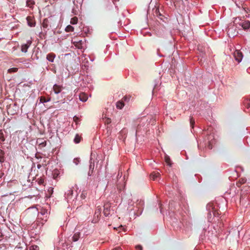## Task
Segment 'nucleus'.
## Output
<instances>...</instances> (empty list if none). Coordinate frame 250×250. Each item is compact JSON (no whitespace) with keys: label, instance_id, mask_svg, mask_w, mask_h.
Listing matches in <instances>:
<instances>
[{"label":"nucleus","instance_id":"1","mask_svg":"<svg viewBox=\"0 0 250 250\" xmlns=\"http://www.w3.org/2000/svg\"><path fill=\"white\" fill-rule=\"evenodd\" d=\"M37 210L38 211V216L36 222V225L39 228H41L47 222L49 212H48V209L43 207H40V208H37Z\"/></svg>","mask_w":250,"mask_h":250},{"label":"nucleus","instance_id":"2","mask_svg":"<svg viewBox=\"0 0 250 250\" xmlns=\"http://www.w3.org/2000/svg\"><path fill=\"white\" fill-rule=\"evenodd\" d=\"M208 211V219L210 222H212L214 217H219L220 213L218 209V206L213 203H209L207 205Z\"/></svg>","mask_w":250,"mask_h":250},{"label":"nucleus","instance_id":"3","mask_svg":"<svg viewBox=\"0 0 250 250\" xmlns=\"http://www.w3.org/2000/svg\"><path fill=\"white\" fill-rule=\"evenodd\" d=\"M78 195L77 192H74L72 189H68L65 193V197L68 203L76 204V199Z\"/></svg>","mask_w":250,"mask_h":250},{"label":"nucleus","instance_id":"4","mask_svg":"<svg viewBox=\"0 0 250 250\" xmlns=\"http://www.w3.org/2000/svg\"><path fill=\"white\" fill-rule=\"evenodd\" d=\"M234 22L241 26L244 30H247L250 28V21L248 20H242L239 17L236 18Z\"/></svg>","mask_w":250,"mask_h":250},{"label":"nucleus","instance_id":"5","mask_svg":"<svg viewBox=\"0 0 250 250\" xmlns=\"http://www.w3.org/2000/svg\"><path fill=\"white\" fill-rule=\"evenodd\" d=\"M101 208L99 207H98L95 210L94 218L92 221V223H96L99 221L101 216Z\"/></svg>","mask_w":250,"mask_h":250},{"label":"nucleus","instance_id":"6","mask_svg":"<svg viewBox=\"0 0 250 250\" xmlns=\"http://www.w3.org/2000/svg\"><path fill=\"white\" fill-rule=\"evenodd\" d=\"M233 56L238 62H241L243 57L242 53L239 50H236L234 52Z\"/></svg>","mask_w":250,"mask_h":250},{"label":"nucleus","instance_id":"7","mask_svg":"<svg viewBox=\"0 0 250 250\" xmlns=\"http://www.w3.org/2000/svg\"><path fill=\"white\" fill-rule=\"evenodd\" d=\"M227 33L229 37H233L237 35V32L236 28L232 26L228 27L227 29Z\"/></svg>","mask_w":250,"mask_h":250},{"label":"nucleus","instance_id":"8","mask_svg":"<svg viewBox=\"0 0 250 250\" xmlns=\"http://www.w3.org/2000/svg\"><path fill=\"white\" fill-rule=\"evenodd\" d=\"M72 43L78 49L83 48V42L82 40H78L77 39H73L72 40Z\"/></svg>","mask_w":250,"mask_h":250},{"label":"nucleus","instance_id":"9","mask_svg":"<svg viewBox=\"0 0 250 250\" xmlns=\"http://www.w3.org/2000/svg\"><path fill=\"white\" fill-rule=\"evenodd\" d=\"M32 41L28 40L26 43L21 45V50L22 52L26 53L27 51L28 48L31 45Z\"/></svg>","mask_w":250,"mask_h":250},{"label":"nucleus","instance_id":"10","mask_svg":"<svg viewBox=\"0 0 250 250\" xmlns=\"http://www.w3.org/2000/svg\"><path fill=\"white\" fill-rule=\"evenodd\" d=\"M63 89V87L61 85H58L57 84H55L53 85V89L55 94L60 93Z\"/></svg>","mask_w":250,"mask_h":250},{"label":"nucleus","instance_id":"11","mask_svg":"<svg viewBox=\"0 0 250 250\" xmlns=\"http://www.w3.org/2000/svg\"><path fill=\"white\" fill-rule=\"evenodd\" d=\"M89 163L90 164L89 167V171L88 172V175L89 176H91L93 173L95 165L94 162H93L91 159H90Z\"/></svg>","mask_w":250,"mask_h":250},{"label":"nucleus","instance_id":"12","mask_svg":"<svg viewBox=\"0 0 250 250\" xmlns=\"http://www.w3.org/2000/svg\"><path fill=\"white\" fill-rule=\"evenodd\" d=\"M28 25L30 27H34L36 24L35 20L33 17L31 16H28L26 18Z\"/></svg>","mask_w":250,"mask_h":250},{"label":"nucleus","instance_id":"13","mask_svg":"<svg viewBox=\"0 0 250 250\" xmlns=\"http://www.w3.org/2000/svg\"><path fill=\"white\" fill-rule=\"evenodd\" d=\"M56 57V55L53 53H50L46 56V59L50 62H53L54 59Z\"/></svg>","mask_w":250,"mask_h":250},{"label":"nucleus","instance_id":"14","mask_svg":"<svg viewBox=\"0 0 250 250\" xmlns=\"http://www.w3.org/2000/svg\"><path fill=\"white\" fill-rule=\"evenodd\" d=\"M80 236L81 233L80 232H75L71 238L72 241L74 242L77 241L80 238Z\"/></svg>","mask_w":250,"mask_h":250},{"label":"nucleus","instance_id":"15","mask_svg":"<svg viewBox=\"0 0 250 250\" xmlns=\"http://www.w3.org/2000/svg\"><path fill=\"white\" fill-rule=\"evenodd\" d=\"M87 95L84 93H81L79 95V99L82 102H86L87 100Z\"/></svg>","mask_w":250,"mask_h":250},{"label":"nucleus","instance_id":"16","mask_svg":"<svg viewBox=\"0 0 250 250\" xmlns=\"http://www.w3.org/2000/svg\"><path fill=\"white\" fill-rule=\"evenodd\" d=\"M35 2L33 0H27L26 2V6L33 9Z\"/></svg>","mask_w":250,"mask_h":250},{"label":"nucleus","instance_id":"17","mask_svg":"<svg viewBox=\"0 0 250 250\" xmlns=\"http://www.w3.org/2000/svg\"><path fill=\"white\" fill-rule=\"evenodd\" d=\"M49 20L47 19H44L42 22V26L44 29H47L49 26Z\"/></svg>","mask_w":250,"mask_h":250},{"label":"nucleus","instance_id":"18","mask_svg":"<svg viewBox=\"0 0 250 250\" xmlns=\"http://www.w3.org/2000/svg\"><path fill=\"white\" fill-rule=\"evenodd\" d=\"M160 175V173L158 172H153L150 174V178L153 180H155L157 177Z\"/></svg>","mask_w":250,"mask_h":250},{"label":"nucleus","instance_id":"19","mask_svg":"<svg viewBox=\"0 0 250 250\" xmlns=\"http://www.w3.org/2000/svg\"><path fill=\"white\" fill-rule=\"evenodd\" d=\"M165 161L167 166L169 167H171L172 163L171 161L170 157L166 155L165 156Z\"/></svg>","mask_w":250,"mask_h":250},{"label":"nucleus","instance_id":"20","mask_svg":"<svg viewBox=\"0 0 250 250\" xmlns=\"http://www.w3.org/2000/svg\"><path fill=\"white\" fill-rule=\"evenodd\" d=\"M244 104L248 110V112H250V98L245 100Z\"/></svg>","mask_w":250,"mask_h":250},{"label":"nucleus","instance_id":"21","mask_svg":"<svg viewBox=\"0 0 250 250\" xmlns=\"http://www.w3.org/2000/svg\"><path fill=\"white\" fill-rule=\"evenodd\" d=\"M125 105L123 101H119L116 103V107L117 108L121 109Z\"/></svg>","mask_w":250,"mask_h":250},{"label":"nucleus","instance_id":"22","mask_svg":"<svg viewBox=\"0 0 250 250\" xmlns=\"http://www.w3.org/2000/svg\"><path fill=\"white\" fill-rule=\"evenodd\" d=\"M5 131L2 129L0 130V140L1 142H3L5 141Z\"/></svg>","mask_w":250,"mask_h":250},{"label":"nucleus","instance_id":"23","mask_svg":"<svg viewBox=\"0 0 250 250\" xmlns=\"http://www.w3.org/2000/svg\"><path fill=\"white\" fill-rule=\"evenodd\" d=\"M81 137L80 136H79V134H77L76 135V136L74 138V142L75 144H78L81 142Z\"/></svg>","mask_w":250,"mask_h":250},{"label":"nucleus","instance_id":"24","mask_svg":"<svg viewBox=\"0 0 250 250\" xmlns=\"http://www.w3.org/2000/svg\"><path fill=\"white\" fill-rule=\"evenodd\" d=\"M74 28L72 26L69 25L66 27L65 30L66 32H73L74 31Z\"/></svg>","mask_w":250,"mask_h":250},{"label":"nucleus","instance_id":"25","mask_svg":"<svg viewBox=\"0 0 250 250\" xmlns=\"http://www.w3.org/2000/svg\"><path fill=\"white\" fill-rule=\"evenodd\" d=\"M78 22V18L76 17H74L71 18L70 20V23L72 24H76Z\"/></svg>","mask_w":250,"mask_h":250},{"label":"nucleus","instance_id":"26","mask_svg":"<svg viewBox=\"0 0 250 250\" xmlns=\"http://www.w3.org/2000/svg\"><path fill=\"white\" fill-rule=\"evenodd\" d=\"M109 209L107 208L104 207V214L105 216H108L110 214Z\"/></svg>","mask_w":250,"mask_h":250},{"label":"nucleus","instance_id":"27","mask_svg":"<svg viewBox=\"0 0 250 250\" xmlns=\"http://www.w3.org/2000/svg\"><path fill=\"white\" fill-rule=\"evenodd\" d=\"M18 68L16 67L11 68L8 70V72L9 73H15L17 72Z\"/></svg>","mask_w":250,"mask_h":250},{"label":"nucleus","instance_id":"28","mask_svg":"<svg viewBox=\"0 0 250 250\" xmlns=\"http://www.w3.org/2000/svg\"><path fill=\"white\" fill-rule=\"evenodd\" d=\"M189 120H190V126L192 128H193L194 127V125L195 124V120L194 119H193V117L192 116H190V119H189Z\"/></svg>","mask_w":250,"mask_h":250},{"label":"nucleus","instance_id":"29","mask_svg":"<svg viewBox=\"0 0 250 250\" xmlns=\"http://www.w3.org/2000/svg\"><path fill=\"white\" fill-rule=\"evenodd\" d=\"M73 121L75 122L76 125H77L79 123V122L80 121V118L77 117V116H75L73 117Z\"/></svg>","mask_w":250,"mask_h":250},{"label":"nucleus","instance_id":"30","mask_svg":"<svg viewBox=\"0 0 250 250\" xmlns=\"http://www.w3.org/2000/svg\"><path fill=\"white\" fill-rule=\"evenodd\" d=\"M40 102L41 103H47V101L46 100V98L43 96L41 97L40 98Z\"/></svg>","mask_w":250,"mask_h":250},{"label":"nucleus","instance_id":"31","mask_svg":"<svg viewBox=\"0 0 250 250\" xmlns=\"http://www.w3.org/2000/svg\"><path fill=\"white\" fill-rule=\"evenodd\" d=\"M213 143V140H211V141L208 142V147L209 149H212V144Z\"/></svg>","mask_w":250,"mask_h":250},{"label":"nucleus","instance_id":"32","mask_svg":"<svg viewBox=\"0 0 250 250\" xmlns=\"http://www.w3.org/2000/svg\"><path fill=\"white\" fill-rule=\"evenodd\" d=\"M38 184L40 185H43L44 182V179L43 178H40L38 181Z\"/></svg>","mask_w":250,"mask_h":250},{"label":"nucleus","instance_id":"33","mask_svg":"<svg viewBox=\"0 0 250 250\" xmlns=\"http://www.w3.org/2000/svg\"><path fill=\"white\" fill-rule=\"evenodd\" d=\"M3 175H4V173L2 171H0V183H1V184L2 183V178L3 176Z\"/></svg>","mask_w":250,"mask_h":250},{"label":"nucleus","instance_id":"34","mask_svg":"<svg viewBox=\"0 0 250 250\" xmlns=\"http://www.w3.org/2000/svg\"><path fill=\"white\" fill-rule=\"evenodd\" d=\"M111 119L108 118H106L105 120V123L106 124H109L111 123Z\"/></svg>","mask_w":250,"mask_h":250},{"label":"nucleus","instance_id":"35","mask_svg":"<svg viewBox=\"0 0 250 250\" xmlns=\"http://www.w3.org/2000/svg\"><path fill=\"white\" fill-rule=\"evenodd\" d=\"M48 193H49L50 195H51V194L53 193V188H52V187H50V188L48 189ZM50 196H51V195H50Z\"/></svg>","mask_w":250,"mask_h":250},{"label":"nucleus","instance_id":"36","mask_svg":"<svg viewBox=\"0 0 250 250\" xmlns=\"http://www.w3.org/2000/svg\"><path fill=\"white\" fill-rule=\"evenodd\" d=\"M246 179L245 178H242L240 179V182L241 184H243L246 182Z\"/></svg>","mask_w":250,"mask_h":250},{"label":"nucleus","instance_id":"37","mask_svg":"<svg viewBox=\"0 0 250 250\" xmlns=\"http://www.w3.org/2000/svg\"><path fill=\"white\" fill-rule=\"evenodd\" d=\"M130 99V97H128L127 96H125L123 98V100H124V101L125 102H128L129 100Z\"/></svg>","mask_w":250,"mask_h":250},{"label":"nucleus","instance_id":"38","mask_svg":"<svg viewBox=\"0 0 250 250\" xmlns=\"http://www.w3.org/2000/svg\"><path fill=\"white\" fill-rule=\"evenodd\" d=\"M46 145V142L44 141V142L41 143L40 144V146H41L42 147H44Z\"/></svg>","mask_w":250,"mask_h":250},{"label":"nucleus","instance_id":"39","mask_svg":"<svg viewBox=\"0 0 250 250\" xmlns=\"http://www.w3.org/2000/svg\"><path fill=\"white\" fill-rule=\"evenodd\" d=\"M136 250H142V247L141 245H137L136 246Z\"/></svg>","mask_w":250,"mask_h":250},{"label":"nucleus","instance_id":"40","mask_svg":"<svg viewBox=\"0 0 250 250\" xmlns=\"http://www.w3.org/2000/svg\"><path fill=\"white\" fill-rule=\"evenodd\" d=\"M74 162L77 165L78 163L79 162V160L78 158H76L74 159Z\"/></svg>","mask_w":250,"mask_h":250},{"label":"nucleus","instance_id":"41","mask_svg":"<svg viewBox=\"0 0 250 250\" xmlns=\"http://www.w3.org/2000/svg\"><path fill=\"white\" fill-rule=\"evenodd\" d=\"M41 167H42V165H41V164H38V165H37V168H38V169L41 168Z\"/></svg>","mask_w":250,"mask_h":250},{"label":"nucleus","instance_id":"42","mask_svg":"<svg viewBox=\"0 0 250 250\" xmlns=\"http://www.w3.org/2000/svg\"><path fill=\"white\" fill-rule=\"evenodd\" d=\"M114 250H122V249L120 247L116 248Z\"/></svg>","mask_w":250,"mask_h":250},{"label":"nucleus","instance_id":"43","mask_svg":"<svg viewBox=\"0 0 250 250\" xmlns=\"http://www.w3.org/2000/svg\"><path fill=\"white\" fill-rule=\"evenodd\" d=\"M2 234L1 232H0V241L2 240Z\"/></svg>","mask_w":250,"mask_h":250},{"label":"nucleus","instance_id":"44","mask_svg":"<svg viewBox=\"0 0 250 250\" xmlns=\"http://www.w3.org/2000/svg\"><path fill=\"white\" fill-rule=\"evenodd\" d=\"M46 100L47 101V102H48L51 100V99H50V98H48L47 99L46 98Z\"/></svg>","mask_w":250,"mask_h":250},{"label":"nucleus","instance_id":"45","mask_svg":"<svg viewBox=\"0 0 250 250\" xmlns=\"http://www.w3.org/2000/svg\"><path fill=\"white\" fill-rule=\"evenodd\" d=\"M155 12H156V14H157V13H159V10H158V9H156V11H155Z\"/></svg>","mask_w":250,"mask_h":250},{"label":"nucleus","instance_id":"46","mask_svg":"<svg viewBox=\"0 0 250 250\" xmlns=\"http://www.w3.org/2000/svg\"><path fill=\"white\" fill-rule=\"evenodd\" d=\"M139 131V127H138L137 129H136V134H137V133Z\"/></svg>","mask_w":250,"mask_h":250},{"label":"nucleus","instance_id":"47","mask_svg":"<svg viewBox=\"0 0 250 250\" xmlns=\"http://www.w3.org/2000/svg\"><path fill=\"white\" fill-rule=\"evenodd\" d=\"M119 0H113L114 2L118 1Z\"/></svg>","mask_w":250,"mask_h":250},{"label":"nucleus","instance_id":"48","mask_svg":"<svg viewBox=\"0 0 250 250\" xmlns=\"http://www.w3.org/2000/svg\"><path fill=\"white\" fill-rule=\"evenodd\" d=\"M168 35H169V36L171 37V38H172V39L171 35L170 34H169Z\"/></svg>","mask_w":250,"mask_h":250}]
</instances>
